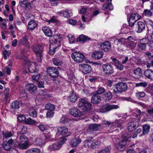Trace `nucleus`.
I'll list each match as a JSON object with an SVG mask.
<instances>
[{"instance_id": "nucleus-1", "label": "nucleus", "mask_w": 153, "mask_h": 153, "mask_svg": "<svg viewBox=\"0 0 153 153\" xmlns=\"http://www.w3.org/2000/svg\"><path fill=\"white\" fill-rule=\"evenodd\" d=\"M62 40L61 37L57 35L53 36L50 38V44L49 53L53 55L56 51H57L60 46V42Z\"/></svg>"}, {"instance_id": "nucleus-2", "label": "nucleus", "mask_w": 153, "mask_h": 153, "mask_svg": "<svg viewBox=\"0 0 153 153\" xmlns=\"http://www.w3.org/2000/svg\"><path fill=\"white\" fill-rule=\"evenodd\" d=\"M83 143V146L88 149L91 148H94L96 146H100L101 143L97 139H88L85 140Z\"/></svg>"}, {"instance_id": "nucleus-3", "label": "nucleus", "mask_w": 153, "mask_h": 153, "mask_svg": "<svg viewBox=\"0 0 153 153\" xmlns=\"http://www.w3.org/2000/svg\"><path fill=\"white\" fill-rule=\"evenodd\" d=\"M123 123L122 120H117L114 122H111L109 121H105L104 123L106 125V128L107 129L108 132H110V131L114 129L115 128L116 124H117L116 126L117 127H121L122 123Z\"/></svg>"}, {"instance_id": "nucleus-4", "label": "nucleus", "mask_w": 153, "mask_h": 153, "mask_svg": "<svg viewBox=\"0 0 153 153\" xmlns=\"http://www.w3.org/2000/svg\"><path fill=\"white\" fill-rule=\"evenodd\" d=\"M147 39H143L139 40L137 46L139 50H145L146 48V45L149 42V40H151L152 38L151 35L148 34L147 35Z\"/></svg>"}, {"instance_id": "nucleus-5", "label": "nucleus", "mask_w": 153, "mask_h": 153, "mask_svg": "<svg viewBox=\"0 0 153 153\" xmlns=\"http://www.w3.org/2000/svg\"><path fill=\"white\" fill-rule=\"evenodd\" d=\"M114 88L116 89L113 90V92L114 93L117 92H121L124 91L127 89V85L125 83L120 82L116 83L114 85Z\"/></svg>"}, {"instance_id": "nucleus-6", "label": "nucleus", "mask_w": 153, "mask_h": 153, "mask_svg": "<svg viewBox=\"0 0 153 153\" xmlns=\"http://www.w3.org/2000/svg\"><path fill=\"white\" fill-rule=\"evenodd\" d=\"M71 57L75 61L79 63L82 62L85 58L83 53L79 52H74L71 54Z\"/></svg>"}, {"instance_id": "nucleus-7", "label": "nucleus", "mask_w": 153, "mask_h": 153, "mask_svg": "<svg viewBox=\"0 0 153 153\" xmlns=\"http://www.w3.org/2000/svg\"><path fill=\"white\" fill-rule=\"evenodd\" d=\"M139 125V120L137 119L132 118L128 124V131L132 132L138 127Z\"/></svg>"}, {"instance_id": "nucleus-8", "label": "nucleus", "mask_w": 153, "mask_h": 153, "mask_svg": "<svg viewBox=\"0 0 153 153\" xmlns=\"http://www.w3.org/2000/svg\"><path fill=\"white\" fill-rule=\"evenodd\" d=\"M104 121L103 123L101 124H91L89 125L88 127V129L90 131H98L101 128H103L104 127V130H107L106 127V125L104 123Z\"/></svg>"}, {"instance_id": "nucleus-9", "label": "nucleus", "mask_w": 153, "mask_h": 153, "mask_svg": "<svg viewBox=\"0 0 153 153\" xmlns=\"http://www.w3.org/2000/svg\"><path fill=\"white\" fill-rule=\"evenodd\" d=\"M43 50V47L40 46H36L34 48V51L36 54V60L38 62L41 61L42 53Z\"/></svg>"}, {"instance_id": "nucleus-10", "label": "nucleus", "mask_w": 153, "mask_h": 153, "mask_svg": "<svg viewBox=\"0 0 153 153\" xmlns=\"http://www.w3.org/2000/svg\"><path fill=\"white\" fill-rule=\"evenodd\" d=\"M141 18V16L137 13H135L132 14L130 16L128 20L129 25L131 27L133 26L135 22Z\"/></svg>"}, {"instance_id": "nucleus-11", "label": "nucleus", "mask_w": 153, "mask_h": 153, "mask_svg": "<svg viewBox=\"0 0 153 153\" xmlns=\"http://www.w3.org/2000/svg\"><path fill=\"white\" fill-rule=\"evenodd\" d=\"M47 71L49 76L53 78H56L58 76L59 72L56 68L51 67L48 68Z\"/></svg>"}, {"instance_id": "nucleus-12", "label": "nucleus", "mask_w": 153, "mask_h": 153, "mask_svg": "<svg viewBox=\"0 0 153 153\" xmlns=\"http://www.w3.org/2000/svg\"><path fill=\"white\" fill-rule=\"evenodd\" d=\"M119 108V106L117 105H111L107 103L104 104L102 108V110L104 112L109 111L113 109H117Z\"/></svg>"}, {"instance_id": "nucleus-13", "label": "nucleus", "mask_w": 153, "mask_h": 153, "mask_svg": "<svg viewBox=\"0 0 153 153\" xmlns=\"http://www.w3.org/2000/svg\"><path fill=\"white\" fill-rule=\"evenodd\" d=\"M103 71L104 73L107 74H111L114 72L113 66L108 64H106L102 66Z\"/></svg>"}, {"instance_id": "nucleus-14", "label": "nucleus", "mask_w": 153, "mask_h": 153, "mask_svg": "<svg viewBox=\"0 0 153 153\" xmlns=\"http://www.w3.org/2000/svg\"><path fill=\"white\" fill-rule=\"evenodd\" d=\"M79 67L82 70L83 72L85 74L89 73L91 71V66L87 64H79Z\"/></svg>"}, {"instance_id": "nucleus-15", "label": "nucleus", "mask_w": 153, "mask_h": 153, "mask_svg": "<svg viewBox=\"0 0 153 153\" xmlns=\"http://www.w3.org/2000/svg\"><path fill=\"white\" fill-rule=\"evenodd\" d=\"M62 145V142H56L50 145L48 147V149L50 151L58 150L61 148Z\"/></svg>"}, {"instance_id": "nucleus-16", "label": "nucleus", "mask_w": 153, "mask_h": 153, "mask_svg": "<svg viewBox=\"0 0 153 153\" xmlns=\"http://www.w3.org/2000/svg\"><path fill=\"white\" fill-rule=\"evenodd\" d=\"M70 114L75 117H79L81 115V111L78 108H71L69 111Z\"/></svg>"}, {"instance_id": "nucleus-17", "label": "nucleus", "mask_w": 153, "mask_h": 153, "mask_svg": "<svg viewBox=\"0 0 153 153\" xmlns=\"http://www.w3.org/2000/svg\"><path fill=\"white\" fill-rule=\"evenodd\" d=\"M26 89L31 94H33L36 91L37 87L33 83H28L25 86Z\"/></svg>"}, {"instance_id": "nucleus-18", "label": "nucleus", "mask_w": 153, "mask_h": 153, "mask_svg": "<svg viewBox=\"0 0 153 153\" xmlns=\"http://www.w3.org/2000/svg\"><path fill=\"white\" fill-rule=\"evenodd\" d=\"M145 25L144 23L142 21H138L136 25V28L137 33H140L145 29Z\"/></svg>"}, {"instance_id": "nucleus-19", "label": "nucleus", "mask_w": 153, "mask_h": 153, "mask_svg": "<svg viewBox=\"0 0 153 153\" xmlns=\"http://www.w3.org/2000/svg\"><path fill=\"white\" fill-rule=\"evenodd\" d=\"M82 141L78 137H75L71 139L70 142V145L73 147L77 146Z\"/></svg>"}, {"instance_id": "nucleus-20", "label": "nucleus", "mask_w": 153, "mask_h": 153, "mask_svg": "<svg viewBox=\"0 0 153 153\" xmlns=\"http://www.w3.org/2000/svg\"><path fill=\"white\" fill-rule=\"evenodd\" d=\"M57 133L56 136H57L59 134L63 135L65 134L68 131V129L65 127L61 126L57 128Z\"/></svg>"}, {"instance_id": "nucleus-21", "label": "nucleus", "mask_w": 153, "mask_h": 153, "mask_svg": "<svg viewBox=\"0 0 153 153\" xmlns=\"http://www.w3.org/2000/svg\"><path fill=\"white\" fill-rule=\"evenodd\" d=\"M28 37L27 35H25L20 39L19 41L20 44L23 45L26 47H29V42L28 41Z\"/></svg>"}, {"instance_id": "nucleus-22", "label": "nucleus", "mask_w": 153, "mask_h": 153, "mask_svg": "<svg viewBox=\"0 0 153 153\" xmlns=\"http://www.w3.org/2000/svg\"><path fill=\"white\" fill-rule=\"evenodd\" d=\"M100 47L102 50H103L105 51H107L111 48V43L108 41H105L101 44Z\"/></svg>"}, {"instance_id": "nucleus-23", "label": "nucleus", "mask_w": 153, "mask_h": 153, "mask_svg": "<svg viewBox=\"0 0 153 153\" xmlns=\"http://www.w3.org/2000/svg\"><path fill=\"white\" fill-rule=\"evenodd\" d=\"M103 52L102 51H96L93 53L92 57L97 59H99L102 57Z\"/></svg>"}, {"instance_id": "nucleus-24", "label": "nucleus", "mask_w": 153, "mask_h": 153, "mask_svg": "<svg viewBox=\"0 0 153 153\" xmlns=\"http://www.w3.org/2000/svg\"><path fill=\"white\" fill-rule=\"evenodd\" d=\"M144 74L146 78L151 80L153 79V70L147 69L145 71Z\"/></svg>"}, {"instance_id": "nucleus-25", "label": "nucleus", "mask_w": 153, "mask_h": 153, "mask_svg": "<svg viewBox=\"0 0 153 153\" xmlns=\"http://www.w3.org/2000/svg\"><path fill=\"white\" fill-rule=\"evenodd\" d=\"M9 88H7L5 89L4 91L3 101L6 104L8 103L10 101V99L9 98Z\"/></svg>"}, {"instance_id": "nucleus-26", "label": "nucleus", "mask_w": 153, "mask_h": 153, "mask_svg": "<svg viewBox=\"0 0 153 153\" xmlns=\"http://www.w3.org/2000/svg\"><path fill=\"white\" fill-rule=\"evenodd\" d=\"M20 106V102L17 101L13 102L10 105V109L12 111H13L16 109L19 108Z\"/></svg>"}, {"instance_id": "nucleus-27", "label": "nucleus", "mask_w": 153, "mask_h": 153, "mask_svg": "<svg viewBox=\"0 0 153 153\" xmlns=\"http://www.w3.org/2000/svg\"><path fill=\"white\" fill-rule=\"evenodd\" d=\"M26 65L28 66L27 68L29 70V72L33 73L35 71L36 69V65L34 63H32L30 62H27Z\"/></svg>"}, {"instance_id": "nucleus-28", "label": "nucleus", "mask_w": 153, "mask_h": 153, "mask_svg": "<svg viewBox=\"0 0 153 153\" xmlns=\"http://www.w3.org/2000/svg\"><path fill=\"white\" fill-rule=\"evenodd\" d=\"M126 144V141L123 140L120 141L117 146V149L120 151H123Z\"/></svg>"}, {"instance_id": "nucleus-29", "label": "nucleus", "mask_w": 153, "mask_h": 153, "mask_svg": "<svg viewBox=\"0 0 153 153\" xmlns=\"http://www.w3.org/2000/svg\"><path fill=\"white\" fill-rule=\"evenodd\" d=\"M78 98L77 95L74 92H72L70 96L68 97V99L71 102H75L77 101Z\"/></svg>"}, {"instance_id": "nucleus-30", "label": "nucleus", "mask_w": 153, "mask_h": 153, "mask_svg": "<svg viewBox=\"0 0 153 153\" xmlns=\"http://www.w3.org/2000/svg\"><path fill=\"white\" fill-rule=\"evenodd\" d=\"M133 73L136 78H139L142 75L141 69L139 68H137L134 70L133 71Z\"/></svg>"}, {"instance_id": "nucleus-31", "label": "nucleus", "mask_w": 153, "mask_h": 153, "mask_svg": "<svg viewBox=\"0 0 153 153\" xmlns=\"http://www.w3.org/2000/svg\"><path fill=\"white\" fill-rule=\"evenodd\" d=\"M100 97L97 95H94L91 98V101L94 104H97L101 101Z\"/></svg>"}, {"instance_id": "nucleus-32", "label": "nucleus", "mask_w": 153, "mask_h": 153, "mask_svg": "<svg viewBox=\"0 0 153 153\" xmlns=\"http://www.w3.org/2000/svg\"><path fill=\"white\" fill-rule=\"evenodd\" d=\"M18 146L22 149H26L29 147L30 145L29 142H19L18 144Z\"/></svg>"}, {"instance_id": "nucleus-33", "label": "nucleus", "mask_w": 153, "mask_h": 153, "mask_svg": "<svg viewBox=\"0 0 153 153\" xmlns=\"http://www.w3.org/2000/svg\"><path fill=\"white\" fill-rule=\"evenodd\" d=\"M42 30L46 36H52V31L48 27H42Z\"/></svg>"}, {"instance_id": "nucleus-34", "label": "nucleus", "mask_w": 153, "mask_h": 153, "mask_svg": "<svg viewBox=\"0 0 153 153\" xmlns=\"http://www.w3.org/2000/svg\"><path fill=\"white\" fill-rule=\"evenodd\" d=\"M37 24L34 20H31L28 23V27L30 30H33L37 26Z\"/></svg>"}, {"instance_id": "nucleus-35", "label": "nucleus", "mask_w": 153, "mask_h": 153, "mask_svg": "<svg viewBox=\"0 0 153 153\" xmlns=\"http://www.w3.org/2000/svg\"><path fill=\"white\" fill-rule=\"evenodd\" d=\"M150 128V126L149 125L146 124L144 125L143 126L142 134L140 135V136L148 133L149 132Z\"/></svg>"}, {"instance_id": "nucleus-36", "label": "nucleus", "mask_w": 153, "mask_h": 153, "mask_svg": "<svg viewBox=\"0 0 153 153\" xmlns=\"http://www.w3.org/2000/svg\"><path fill=\"white\" fill-rule=\"evenodd\" d=\"M91 39L88 37L86 36H85L82 34L79 36V37L76 39L77 42H83L86 41Z\"/></svg>"}, {"instance_id": "nucleus-37", "label": "nucleus", "mask_w": 153, "mask_h": 153, "mask_svg": "<svg viewBox=\"0 0 153 153\" xmlns=\"http://www.w3.org/2000/svg\"><path fill=\"white\" fill-rule=\"evenodd\" d=\"M18 136L19 137L20 142H29V140L27 137L24 134H19Z\"/></svg>"}, {"instance_id": "nucleus-38", "label": "nucleus", "mask_w": 153, "mask_h": 153, "mask_svg": "<svg viewBox=\"0 0 153 153\" xmlns=\"http://www.w3.org/2000/svg\"><path fill=\"white\" fill-rule=\"evenodd\" d=\"M112 97V94L110 91H108L105 93L104 97L106 101H109Z\"/></svg>"}, {"instance_id": "nucleus-39", "label": "nucleus", "mask_w": 153, "mask_h": 153, "mask_svg": "<svg viewBox=\"0 0 153 153\" xmlns=\"http://www.w3.org/2000/svg\"><path fill=\"white\" fill-rule=\"evenodd\" d=\"M40 149L37 148H33L27 150L25 153H40Z\"/></svg>"}, {"instance_id": "nucleus-40", "label": "nucleus", "mask_w": 153, "mask_h": 153, "mask_svg": "<svg viewBox=\"0 0 153 153\" xmlns=\"http://www.w3.org/2000/svg\"><path fill=\"white\" fill-rule=\"evenodd\" d=\"M113 39L114 40V42L116 43H117V44H123L125 42L126 39L123 38L117 39L114 38Z\"/></svg>"}, {"instance_id": "nucleus-41", "label": "nucleus", "mask_w": 153, "mask_h": 153, "mask_svg": "<svg viewBox=\"0 0 153 153\" xmlns=\"http://www.w3.org/2000/svg\"><path fill=\"white\" fill-rule=\"evenodd\" d=\"M29 113L31 117H36L37 116V113L36 110L33 108H31L29 111Z\"/></svg>"}, {"instance_id": "nucleus-42", "label": "nucleus", "mask_w": 153, "mask_h": 153, "mask_svg": "<svg viewBox=\"0 0 153 153\" xmlns=\"http://www.w3.org/2000/svg\"><path fill=\"white\" fill-rule=\"evenodd\" d=\"M25 123L27 124L32 125L37 123L35 120L32 119L30 117H29L26 119Z\"/></svg>"}, {"instance_id": "nucleus-43", "label": "nucleus", "mask_w": 153, "mask_h": 153, "mask_svg": "<svg viewBox=\"0 0 153 153\" xmlns=\"http://www.w3.org/2000/svg\"><path fill=\"white\" fill-rule=\"evenodd\" d=\"M127 47L130 49L134 48L136 45V43L134 42H128L126 44Z\"/></svg>"}, {"instance_id": "nucleus-44", "label": "nucleus", "mask_w": 153, "mask_h": 153, "mask_svg": "<svg viewBox=\"0 0 153 153\" xmlns=\"http://www.w3.org/2000/svg\"><path fill=\"white\" fill-rule=\"evenodd\" d=\"M71 121V119L65 116H63L61 117L60 120V122L63 124H66L69 122Z\"/></svg>"}, {"instance_id": "nucleus-45", "label": "nucleus", "mask_w": 153, "mask_h": 153, "mask_svg": "<svg viewBox=\"0 0 153 153\" xmlns=\"http://www.w3.org/2000/svg\"><path fill=\"white\" fill-rule=\"evenodd\" d=\"M17 119L19 122L25 123L26 119L24 115L20 114L18 116Z\"/></svg>"}, {"instance_id": "nucleus-46", "label": "nucleus", "mask_w": 153, "mask_h": 153, "mask_svg": "<svg viewBox=\"0 0 153 153\" xmlns=\"http://www.w3.org/2000/svg\"><path fill=\"white\" fill-rule=\"evenodd\" d=\"M91 106V104L88 102L83 106L82 109L85 112H88L90 110Z\"/></svg>"}, {"instance_id": "nucleus-47", "label": "nucleus", "mask_w": 153, "mask_h": 153, "mask_svg": "<svg viewBox=\"0 0 153 153\" xmlns=\"http://www.w3.org/2000/svg\"><path fill=\"white\" fill-rule=\"evenodd\" d=\"M79 107H83L88 102L87 100L83 98H81L79 100Z\"/></svg>"}, {"instance_id": "nucleus-48", "label": "nucleus", "mask_w": 153, "mask_h": 153, "mask_svg": "<svg viewBox=\"0 0 153 153\" xmlns=\"http://www.w3.org/2000/svg\"><path fill=\"white\" fill-rule=\"evenodd\" d=\"M45 108L46 109L51 111H53L55 109V105L51 103L47 104L45 105Z\"/></svg>"}, {"instance_id": "nucleus-49", "label": "nucleus", "mask_w": 153, "mask_h": 153, "mask_svg": "<svg viewBox=\"0 0 153 153\" xmlns=\"http://www.w3.org/2000/svg\"><path fill=\"white\" fill-rule=\"evenodd\" d=\"M129 31V29L127 27V26L126 25H123L121 29V33L125 34L128 33Z\"/></svg>"}, {"instance_id": "nucleus-50", "label": "nucleus", "mask_w": 153, "mask_h": 153, "mask_svg": "<svg viewBox=\"0 0 153 153\" xmlns=\"http://www.w3.org/2000/svg\"><path fill=\"white\" fill-rule=\"evenodd\" d=\"M38 127L42 131H46L47 129L46 125L42 123H40L39 125L38 126Z\"/></svg>"}, {"instance_id": "nucleus-51", "label": "nucleus", "mask_w": 153, "mask_h": 153, "mask_svg": "<svg viewBox=\"0 0 153 153\" xmlns=\"http://www.w3.org/2000/svg\"><path fill=\"white\" fill-rule=\"evenodd\" d=\"M53 63L56 66L61 65L63 63L59 59L54 58L53 59Z\"/></svg>"}, {"instance_id": "nucleus-52", "label": "nucleus", "mask_w": 153, "mask_h": 153, "mask_svg": "<svg viewBox=\"0 0 153 153\" xmlns=\"http://www.w3.org/2000/svg\"><path fill=\"white\" fill-rule=\"evenodd\" d=\"M3 147L4 149L6 150H10L11 148V146L7 143V142L5 141L3 143Z\"/></svg>"}, {"instance_id": "nucleus-53", "label": "nucleus", "mask_w": 153, "mask_h": 153, "mask_svg": "<svg viewBox=\"0 0 153 153\" xmlns=\"http://www.w3.org/2000/svg\"><path fill=\"white\" fill-rule=\"evenodd\" d=\"M145 95L146 94L143 91L138 92L136 94V97L138 99L144 97Z\"/></svg>"}, {"instance_id": "nucleus-54", "label": "nucleus", "mask_w": 153, "mask_h": 153, "mask_svg": "<svg viewBox=\"0 0 153 153\" xmlns=\"http://www.w3.org/2000/svg\"><path fill=\"white\" fill-rule=\"evenodd\" d=\"M143 14L146 16L150 17L152 15V13L149 10L145 9L143 11Z\"/></svg>"}, {"instance_id": "nucleus-55", "label": "nucleus", "mask_w": 153, "mask_h": 153, "mask_svg": "<svg viewBox=\"0 0 153 153\" xmlns=\"http://www.w3.org/2000/svg\"><path fill=\"white\" fill-rule=\"evenodd\" d=\"M148 85V83L146 82H141L135 84L136 87H146Z\"/></svg>"}, {"instance_id": "nucleus-56", "label": "nucleus", "mask_w": 153, "mask_h": 153, "mask_svg": "<svg viewBox=\"0 0 153 153\" xmlns=\"http://www.w3.org/2000/svg\"><path fill=\"white\" fill-rule=\"evenodd\" d=\"M2 134L3 136V137L4 138H9L10 137H11L12 136V134L10 132L8 131V132H3L2 133Z\"/></svg>"}, {"instance_id": "nucleus-57", "label": "nucleus", "mask_w": 153, "mask_h": 153, "mask_svg": "<svg viewBox=\"0 0 153 153\" xmlns=\"http://www.w3.org/2000/svg\"><path fill=\"white\" fill-rule=\"evenodd\" d=\"M141 131L142 130L141 128H138L133 134L132 136V138H134L136 137H137V135L139 134L140 133Z\"/></svg>"}, {"instance_id": "nucleus-58", "label": "nucleus", "mask_w": 153, "mask_h": 153, "mask_svg": "<svg viewBox=\"0 0 153 153\" xmlns=\"http://www.w3.org/2000/svg\"><path fill=\"white\" fill-rule=\"evenodd\" d=\"M82 21L84 22H88L90 20V17H88L87 15H82L81 17Z\"/></svg>"}, {"instance_id": "nucleus-59", "label": "nucleus", "mask_w": 153, "mask_h": 153, "mask_svg": "<svg viewBox=\"0 0 153 153\" xmlns=\"http://www.w3.org/2000/svg\"><path fill=\"white\" fill-rule=\"evenodd\" d=\"M111 150L108 148H105L100 151L98 153H110Z\"/></svg>"}, {"instance_id": "nucleus-60", "label": "nucleus", "mask_w": 153, "mask_h": 153, "mask_svg": "<svg viewBox=\"0 0 153 153\" xmlns=\"http://www.w3.org/2000/svg\"><path fill=\"white\" fill-rule=\"evenodd\" d=\"M35 142L38 145L41 146L43 144V141L42 139L39 138H37L35 139Z\"/></svg>"}, {"instance_id": "nucleus-61", "label": "nucleus", "mask_w": 153, "mask_h": 153, "mask_svg": "<svg viewBox=\"0 0 153 153\" xmlns=\"http://www.w3.org/2000/svg\"><path fill=\"white\" fill-rule=\"evenodd\" d=\"M105 91V89L102 87L99 88L96 92L97 94H102Z\"/></svg>"}, {"instance_id": "nucleus-62", "label": "nucleus", "mask_w": 153, "mask_h": 153, "mask_svg": "<svg viewBox=\"0 0 153 153\" xmlns=\"http://www.w3.org/2000/svg\"><path fill=\"white\" fill-rule=\"evenodd\" d=\"M68 37L70 43H72L74 42L75 40V38L74 36H72L71 35H69L68 36Z\"/></svg>"}, {"instance_id": "nucleus-63", "label": "nucleus", "mask_w": 153, "mask_h": 153, "mask_svg": "<svg viewBox=\"0 0 153 153\" xmlns=\"http://www.w3.org/2000/svg\"><path fill=\"white\" fill-rule=\"evenodd\" d=\"M40 77V75L39 74H33L32 76V79L34 80L37 81Z\"/></svg>"}, {"instance_id": "nucleus-64", "label": "nucleus", "mask_w": 153, "mask_h": 153, "mask_svg": "<svg viewBox=\"0 0 153 153\" xmlns=\"http://www.w3.org/2000/svg\"><path fill=\"white\" fill-rule=\"evenodd\" d=\"M3 54L4 55V58L5 59H6L8 56L10 54V51L9 50H5L3 52Z\"/></svg>"}]
</instances>
